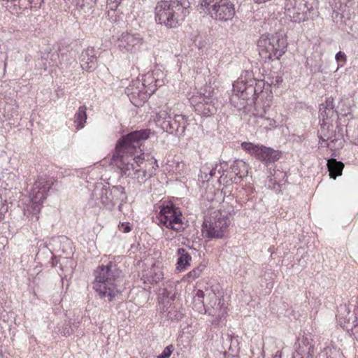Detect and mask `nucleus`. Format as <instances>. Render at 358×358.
Instances as JSON below:
<instances>
[{"instance_id": "obj_1", "label": "nucleus", "mask_w": 358, "mask_h": 358, "mask_svg": "<svg viewBox=\"0 0 358 358\" xmlns=\"http://www.w3.org/2000/svg\"><path fill=\"white\" fill-rule=\"evenodd\" d=\"M151 134L150 129L136 130L123 136L115 146L112 161L123 176L133 177L140 165L145 160L141 155H136L143 141L147 140Z\"/></svg>"}, {"instance_id": "obj_2", "label": "nucleus", "mask_w": 358, "mask_h": 358, "mask_svg": "<svg viewBox=\"0 0 358 358\" xmlns=\"http://www.w3.org/2000/svg\"><path fill=\"white\" fill-rule=\"evenodd\" d=\"M93 289L99 299L112 302L122 293L124 274L115 261L99 265L94 271Z\"/></svg>"}, {"instance_id": "obj_3", "label": "nucleus", "mask_w": 358, "mask_h": 358, "mask_svg": "<svg viewBox=\"0 0 358 358\" xmlns=\"http://www.w3.org/2000/svg\"><path fill=\"white\" fill-rule=\"evenodd\" d=\"M188 0H161L155 8V20L157 24L169 29L177 28L189 13Z\"/></svg>"}, {"instance_id": "obj_4", "label": "nucleus", "mask_w": 358, "mask_h": 358, "mask_svg": "<svg viewBox=\"0 0 358 358\" xmlns=\"http://www.w3.org/2000/svg\"><path fill=\"white\" fill-rule=\"evenodd\" d=\"M264 86V80L255 78L252 71H245L233 84L231 101L234 103L236 99H241L243 102L241 103V107L255 104L258 94L263 92Z\"/></svg>"}, {"instance_id": "obj_5", "label": "nucleus", "mask_w": 358, "mask_h": 358, "mask_svg": "<svg viewBox=\"0 0 358 358\" xmlns=\"http://www.w3.org/2000/svg\"><path fill=\"white\" fill-rule=\"evenodd\" d=\"M55 182L57 181L49 177H38L34 182L29 193V202L25 204L23 210L24 215L29 220L33 222L38 220L43 201Z\"/></svg>"}, {"instance_id": "obj_6", "label": "nucleus", "mask_w": 358, "mask_h": 358, "mask_svg": "<svg viewBox=\"0 0 358 358\" xmlns=\"http://www.w3.org/2000/svg\"><path fill=\"white\" fill-rule=\"evenodd\" d=\"M258 47L259 56L264 62L278 60L287 50V37L282 33L262 35Z\"/></svg>"}, {"instance_id": "obj_7", "label": "nucleus", "mask_w": 358, "mask_h": 358, "mask_svg": "<svg viewBox=\"0 0 358 358\" xmlns=\"http://www.w3.org/2000/svg\"><path fill=\"white\" fill-rule=\"evenodd\" d=\"M92 199L95 201L97 206H103L106 210H113L118 203V210L122 211L124 203L127 202V194L125 188L121 185H115L110 187H96L92 194Z\"/></svg>"}, {"instance_id": "obj_8", "label": "nucleus", "mask_w": 358, "mask_h": 358, "mask_svg": "<svg viewBox=\"0 0 358 358\" xmlns=\"http://www.w3.org/2000/svg\"><path fill=\"white\" fill-rule=\"evenodd\" d=\"M156 215L157 224L160 227L182 232L185 227L180 208L171 201H164L159 206Z\"/></svg>"}, {"instance_id": "obj_9", "label": "nucleus", "mask_w": 358, "mask_h": 358, "mask_svg": "<svg viewBox=\"0 0 358 358\" xmlns=\"http://www.w3.org/2000/svg\"><path fill=\"white\" fill-rule=\"evenodd\" d=\"M199 7L202 13L221 22L231 20L236 13L231 0H199Z\"/></svg>"}, {"instance_id": "obj_10", "label": "nucleus", "mask_w": 358, "mask_h": 358, "mask_svg": "<svg viewBox=\"0 0 358 358\" xmlns=\"http://www.w3.org/2000/svg\"><path fill=\"white\" fill-rule=\"evenodd\" d=\"M157 122L163 131L178 136H182L188 126V117L176 113L171 108L161 110L157 115Z\"/></svg>"}, {"instance_id": "obj_11", "label": "nucleus", "mask_w": 358, "mask_h": 358, "mask_svg": "<svg viewBox=\"0 0 358 358\" xmlns=\"http://www.w3.org/2000/svg\"><path fill=\"white\" fill-rule=\"evenodd\" d=\"M228 214L220 210L213 212L206 218L203 224V233L209 239L222 238L224 237L229 225Z\"/></svg>"}, {"instance_id": "obj_12", "label": "nucleus", "mask_w": 358, "mask_h": 358, "mask_svg": "<svg viewBox=\"0 0 358 358\" xmlns=\"http://www.w3.org/2000/svg\"><path fill=\"white\" fill-rule=\"evenodd\" d=\"M241 147L244 150L266 166L275 162L281 157L280 152L262 145L243 142L241 143Z\"/></svg>"}, {"instance_id": "obj_13", "label": "nucleus", "mask_w": 358, "mask_h": 358, "mask_svg": "<svg viewBox=\"0 0 358 358\" xmlns=\"http://www.w3.org/2000/svg\"><path fill=\"white\" fill-rule=\"evenodd\" d=\"M192 104H194V110L201 116L210 117L216 113L217 110V100L214 97L213 92L206 95L205 93L190 99Z\"/></svg>"}, {"instance_id": "obj_14", "label": "nucleus", "mask_w": 358, "mask_h": 358, "mask_svg": "<svg viewBox=\"0 0 358 358\" xmlns=\"http://www.w3.org/2000/svg\"><path fill=\"white\" fill-rule=\"evenodd\" d=\"M143 44V38L139 33L123 32L117 40V46L122 52L135 54Z\"/></svg>"}, {"instance_id": "obj_15", "label": "nucleus", "mask_w": 358, "mask_h": 358, "mask_svg": "<svg viewBox=\"0 0 358 358\" xmlns=\"http://www.w3.org/2000/svg\"><path fill=\"white\" fill-rule=\"evenodd\" d=\"M208 299L210 300L206 305L205 314H208L212 317L210 320L212 324H218L222 317L227 313V308L224 306V303L221 299H219L216 294L212 291L208 292Z\"/></svg>"}, {"instance_id": "obj_16", "label": "nucleus", "mask_w": 358, "mask_h": 358, "mask_svg": "<svg viewBox=\"0 0 358 358\" xmlns=\"http://www.w3.org/2000/svg\"><path fill=\"white\" fill-rule=\"evenodd\" d=\"M99 49L88 47L83 50L80 55V63L82 69L87 72H92L97 67Z\"/></svg>"}, {"instance_id": "obj_17", "label": "nucleus", "mask_w": 358, "mask_h": 358, "mask_svg": "<svg viewBox=\"0 0 358 358\" xmlns=\"http://www.w3.org/2000/svg\"><path fill=\"white\" fill-rule=\"evenodd\" d=\"M285 9L286 15L293 22H300L308 19L299 0H285Z\"/></svg>"}, {"instance_id": "obj_18", "label": "nucleus", "mask_w": 358, "mask_h": 358, "mask_svg": "<svg viewBox=\"0 0 358 358\" xmlns=\"http://www.w3.org/2000/svg\"><path fill=\"white\" fill-rule=\"evenodd\" d=\"M158 167L157 162L156 159H152L151 160H145L143 164L140 165L138 171L133 176L139 183H143L149 178H151L155 174V171Z\"/></svg>"}, {"instance_id": "obj_19", "label": "nucleus", "mask_w": 358, "mask_h": 358, "mask_svg": "<svg viewBox=\"0 0 358 358\" xmlns=\"http://www.w3.org/2000/svg\"><path fill=\"white\" fill-rule=\"evenodd\" d=\"M157 80H154V78L151 76H146L143 81L141 83L140 81H136V83L142 86V88L140 89L139 86L136 87V90H134V83L132 85H130L127 88L128 92H131L133 95L135 94H139L141 92L143 91L144 93L148 94L149 95L154 93V92L157 89Z\"/></svg>"}, {"instance_id": "obj_20", "label": "nucleus", "mask_w": 358, "mask_h": 358, "mask_svg": "<svg viewBox=\"0 0 358 358\" xmlns=\"http://www.w3.org/2000/svg\"><path fill=\"white\" fill-rule=\"evenodd\" d=\"M230 169L235 174L234 180L231 179L234 183L240 182L244 178L248 176V165L242 159L234 161L230 166Z\"/></svg>"}, {"instance_id": "obj_21", "label": "nucleus", "mask_w": 358, "mask_h": 358, "mask_svg": "<svg viewBox=\"0 0 358 358\" xmlns=\"http://www.w3.org/2000/svg\"><path fill=\"white\" fill-rule=\"evenodd\" d=\"M178 256L177 261V269L179 271L185 270L190 265L192 260L191 255L188 253L186 249L180 248L177 250Z\"/></svg>"}, {"instance_id": "obj_22", "label": "nucleus", "mask_w": 358, "mask_h": 358, "mask_svg": "<svg viewBox=\"0 0 358 358\" xmlns=\"http://www.w3.org/2000/svg\"><path fill=\"white\" fill-rule=\"evenodd\" d=\"M327 165L331 178L336 179L338 176L342 175L343 169L344 168L343 162L331 158L327 161Z\"/></svg>"}, {"instance_id": "obj_23", "label": "nucleus", "mask_w": 358, "mask_h": 358, "mask_svg": "<svg viewBox=\"0 0 358 358\" xmlns=\"http://www.w3.org/2000/svg\"><path fill=\"white\" fill-rule=\"evenodd\" d=\"M301 1V4H302L303 10H305V13L306 16L308 18H313L318 15V5L319 3L317 0H299Z\"/></svg>"}, {"instance_id": "obj_24", "label": "nucleus", "mask_w": 358, "mask_h": 358, "mask_svg": "<svg viewBox=\"0 0 358 358\" xmlns=\"http://www.w3.org/2000/svg\"><path fill=\"white\" fill-rule=\"evenodd\" d=\"M338 312L339 315L343 317L345 323L352 324V327L358 325L356 315L353 313H351L349 308L345 304L341 305L338 309Z\"/></svg>"}, {"instance_id": "obj_25", "label": "nucleus", "mask_w": 358, "mask_h": 358, "mask_svg": "<svg viewBox=\"0 0 358 358\" xmlns=\"http://www.w3.org/2000/svg\"><path fill=\"white\" fill-rule=\"evenodd\" d=\"M224 348L228 349V353L232 357H235L239 352V343L237 337L227 335L225 341L224 342Z\"/></svg>"}, {"instance_id": "obj_26", "label": "nucleus", "mask_w": 358, "mask_h": 358, "mask_svg": "<svg viewBox=\"0 0 358 358\" xmlns=\"http://www.w3.org/2000/svg\"><path fill=\"white\" fill-rule=\"evenodd\" d=\"M59 57L57 53L43 52L41 58H39L36 64V66L44 71H46L53 61L54 57Z\"/></svg>"}, {"instance_id": "obj_27", "label": "nucleus", "mask_w": 358, "mask_h": 358, "mask_svg": "<svg viewBox=\"0 0 358 358\" xmlns=\"http://www.w3.org/2000/svg\"><path fill=\"white\" fill-rule=\"evenodd\" d=\"M87 108L85 106H81L78 108V111L74 115V123L76 127V129L79 130L84 128L85 124L87 120Z\"/></svg>"}, {"instance_id": "obj_28", "label": "nucleus", "mask_w": 358, "mask_h": 358, "mask_svg": "<svg viewBox=\"0 0 358 358\" xmlns=\"http://www.w3.org/2000/svg\"><path fill=\"white\" fill-rule=\"evenodd\" d=\"M66 3L76 6L85 12L89 11L96 3V0H66Z\"/></svg>"}, {"instance_id": "obj_29", "label": "nucleus", "mask_w": 358, "mask_h": 358, "mask_svg": "<svg viewBox=\"0 0 358 358\" xmlns=\"http://www.w3.org/2000/svg\"><path fill=\"white\" fill-rule=\"evenodd\" d=\"M216 169L213 166H203L200 170V174L199 175V178L203 181H209L210 178L216 174Z\"/></svg>"}, {"instance_id": "obj_30", "label": "nucleus", "mask_w": 358, "mask_h": 358, "mask_svg": "<svg viewBox=\"0 0 358 358\" xmlns=\"http://www.w3.org/2000/svg\"><path fill=\"white\" fill-rule=\"evenodd\" d=\"M58 57L60 59V65L62 69H66L76 64L75 58L71 55L70 52H63L60 56L59 55Z\"/></svg>"}, {"instance_id": "obj_31", "label": "nucleus", "mask_w": 358, "mask_h": 358, "mask_svg": "<svg viewBox=\"0 0 358 358\" xmlns=\"http://www.w3.org/2000/svg\"><path fill=\"white\" fill-rule=\"evenodd\" d=\"M306 350H303V348L299 347V350L296 353L293 355V358H312L313 352V345L310 344L306 346Z\"/></svg>"}, {"instance_id": "obj_32", "label": "nucleus", "mask_w": 358, "mask_h": 358, "mask_svg": "<svg viewBox=\"0 0 358 358\" xmlns=\"http://www.w3.org/2000/svg\"><path fill=\"white\" fill-rule=\"evenodd\" d=\"M150 273V275L148 280L150 283H157L163 278V273L159 268H152Z\"/></svg>"}, {"instance_id": "obj_33", "label": "nucleus", "mask_w": 358, "mask_h": 358, "mask_svg": "<svg viewBox=\"0 0 358 358\" xmlns=\"http://www.w3.org/2000/svg\"><path fill=\"white\" fill-rule=\"evenodd\" d=\"M206 268V266L200 264L187 273V278L192 280L199 278Z\"/></svg>"}, {"instance_id": "obj_34", "label": "nucleus", "mask_w": 358, "mask_h": 358, "mask_svg": "<svg viewBox=\"0 0 358 358\" xmlns=\"http://www.w3.org/2000/svg\"><path fill=\"white\" fill-rule=\"evenodd\" d=\"M320 117H322L323 121L327 120L337 113L336 110H327L324 108V107H320Z\"/></svg>"}, {"instance_id": "obj_35", "label": "nucleus", "mask_w": 358, "mask_h": 358, "mask_svg": "<svg viewBox=\"0 0 358 358\" xmlns=\"http://www.w3.org/2000/svg\"><path fill=\"white\" fill-rule=\"evenodd\" d=\"M174 350V347L173 345H169L166 346L162 352L157 356V358H169L171 354Z\"/></svg>"}, {"instance_id": "obj_36", "label": "nucleus", "mask_w": 358, "mask_h": 358, "mask_svg": "<svg viewBox=\"0 0 358 358\" xmlns=\"http://www.w3.org/2000/svg\"><path fill=\"white\" fill-rule=\"evenodd\" d=\"M194 308H195L199 313H205V310L206 308V305L205 304L203 300L201 299L200 301H193Z\"/></svg>"}, {"instance_id": "obj_37", "label": "nucleus", "mask_w": 358, "mask_h": 358, "mask_svg": "<svg viewBox=\"0 0 358 358\" xmlns=\"http://www.w3.org/2000/svg\"><path fill=\"white\" fill-rule=\"evenodd\" d=\"M320 107H324V108L327 110H336L334 109V99L333 98H327L325 103H322Z\"/></svg>"}, {"instance_id": "obj_38", "label": "nucleus", "mask_w": 358, "mask_h": 358, "mask_svg": "<svg viewBox=\"0 0 358 358\" xmlns=\"http://www.w3.org/2000/svg\"><path fill=\"white\" fill-rule=\"evenodd\" d=\"M329 141H330L331 143H333L334 141H336V139L332 138L330 136H327L326 138L325 136H321L320 137V143L321 144L322 146L330 147V143H328Z\"/></svg>"}, {"instance_id": "obj_39", "label": "nucleus", "mask_w": 358, "mask_h": 358, "mask_svg": "<svg viewBox=\"0 0 358 358\" xmlns=\"http://www.w3.org/2000/svg\"><path fill=\"white\" fill-rule=\"evenodd\" d=\"M353 1L354 0H339L340 6H336V8L342 11H344L345 10L343 8V6L345 7H351L353 4Z\"/></svg>"}, {"instance_id": "obj_40", "label": "nucleus", "mask_w": 358, "mask_h": 358, "mask_svg": "<svg viewBox=\"0 0 358 358\" xmlns=\"http://www.w3.org/2000/svg\"><path fill=\"white\" fill-rule=\"evenodd\" d=\"M335 59L338 63H341V66H343L346 62V55L343 52L339 51L336 54Z\"/></svg>"}, {"instance_id": "obj_41", "label": "nucleus", "mask_w": 358, "mask_h": 358, "mask_svg": "<svg viewBox=\"0 0 358 358\" xmlns=\"http://www.w3.org/2000/svg\"><path fill=\"white\" fill-rule=\"evenodd\" d=\"M348 34L352 38H358V24H354L350 27V31H348Z\"/></svg>"}, {"instance_id": "obj_42", "label": "nucleus", "mask_w": 358, "mask_h": 358, "mask_svg": "<svg viewBox=\"0 0 358 358\" xmlns=\"http://www.w3.org/2000/svg\"><path fill=\"white\" fill-rule=\"evenodd\" d=\"M213 166L215 168H217L216 172L220 174L222 173H224L227 170L228 164L226 162H223L222 163L220 164H215Z\"/></svg>"}, {"instance_id": "obj_43", "label": "nucleus", "mask_w": 358, "mask_h": 358, "mask_svg": "<svg viewBox=\"0 0 358 358\" xmlns=\"http://www.w3.org/2000/svg\"><path fill=\"white\" fill-rule=\"evenodd\" d=\"M118 227L123 233H129L131 230V227L129 222H122L118 226Z\"/></svg>"}, {"instance_id": "obj_44", "label": "nucleus", "mask_w": 358, "mask_h": 358, "mask_svg": "<svg viewBox=\"0 0 358 358\" xmlns=\"http://www.w3.org/2000/svg\"><path fill=\"white\" fill-rule=\"evenodd\" d=\"M120 1L121 0H108L107 6H108L109 8L112 10H115L117 8Z\"/></svg>"}, {"instance_id": "obj_45", "label": "nucleus", "mask_w": 358, "mask_h": 358, "mask_svg": "<svg viewBox=\"0 0 358 358\" xmlns=\"http://www.w3.org/2000/svg\"><path fill=\"white\" fill-rule=\"evenodd\" d=\"M207 294H208V292ZM205 296H206V294L204 293L203 291H202L201 289H198L196 295L194 296V301H200L201 299L203 300ZM206 296H208V294H206Z\"/></svg>"}, {"instance_id": "obj_46", "label": "nucleus", "mask_w": 358, "mask_h": 358, "mask_svg": "<svg viewBox=\"0 0 358 358\" xmlns=\"http://www.w3.org/2000/svg\"><path fill=\"white\" fill-rule=\"evenodd\" d=\"M282 82V78L281 76H276L275 78H272L271 80L270 85L274 86H278L280 83Z\"/></svg>"}, {"instance_id": "obj_47", "label": "nucleus", "mask_w": 358, "mask_h": 358, "mask_svg": "<svg viewBox=\"0 0 358 358\" xmlns=\"http://www.w3.org/2000/svg\"><path fill=\"white\" fill-rule=\"evenodd\" d=\"M270 107V105L269 103H267L266 105H264L263 106V110L264 112L263 113H259V117H265V115L266 113V110L267 108H268Z\"/></svg>"}, {"instance_id": "obj_48", "label": "nucleus", "mask_w": 358, "mask_h": 358, "mask_svg": "<svg viewBox=\"0 0 358 358\" xmlns=\"http://www.w3.org/2000/svg\"><path fill=\"white\" fill-rule=\"evenodd\" d=\"M351 142L353 144L358 145V132L355 136L352 135L351 136Z\"/></svg>"}, {"instance_id": "obj_49", "label": "nucleus", "mask_w": 358, "mask_h": 358, "mask_svg": "<svg viewBox=\"0 0 358 358\" xmlns=\"http://www.w3.org/2000/svg\"><path fill=\"white\" fill-rule=\"evenodd\" d=\"M268 120H269V125L275 127H276V122L273 119H271L268 117H266Z\"/></svg>"}, {"instance_id": "obj_50", "label": "nucleus", "mask_w": 358, "mask_h": 358, "mask_svg": "<svg viewBox=\"0 0 358 358\" xmlns=\"http://www.w3.org/2000/svg\"><path fill=\"white\" fill-rule=\"evenodd\" d=\"M222 176H220V178H219V179H218V181H219L220 182H221V180H222Z\"/></svg>"}, {"instance_id": "obj_51", "label": "nucleus", "mask_w": 358, "mask_h": 358, "mask_svg": "<svg viewBox=\"0 0 358 358\" xmlns=\"http://www.w3.org/2000/svg\"><path fill=\"white\" fill-rule=\"evenodd\" d=\"M357 5H358V1H357Z\"/></svg>"}]
</instances>
